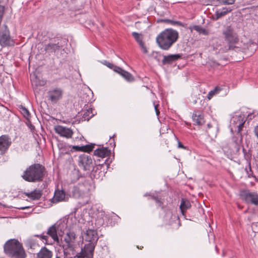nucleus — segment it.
Returning <instances> with one entry per match:
<instances>
[{"instance_id":"obj_1","label":"nucleus","mask_w":258,"mask_h":258,"mask_svg":"<svg viewBox=\"0 0 258 258\" xmlns=\"http://www.w3.org/2000/svg\"><path fill=\"white\" fill-rule=\"evenodd\" d=\"M232 124L235 128H237L235 134L232 138L231 146L233 148L232 152L234 154L239 153L242 143L243 137L241 133L245 119L243 115H236L232 118Z\"/></svg>"},{"instance_id":"obj_2","label":"nucleus","mask_w":258,"mask_h":258,"mask_svg":"<svg viewBox=\"0 0 258 258\" xmlns=\"http://www.w3.org/2000/svg\"><path fill=\"white\" fill-rule=\"evenodd\" d=\"M178 38V33L176 30L167 28L158 35L156 42L161 49L167 50L177 41Z\"/></svg>"},{"instance_id":"obj_3","label":"nucleus","mask_w":258,"mask_h":258,"mask_svg":"<svg viewBox=\"0 0 258 258\" xmlns=\"http://www.w3.org/2000/svg\"><path fill=\"white\" fill-rule=\"evenodd\" d=\"M45 168L39 163H34L27 168L22 175L28 182H35L43 180L45 176Z\"/></svg>"},{"instance_id":"obj_4","label":"nucleus","mask_w":258,"mask_h":258,"mask_svg":"<svg viewBox=\"0 0 258 258\" xmlns=\"http://www.w3.org/2000/svg\"><path fill=\"white\" fill-rule=\"evenodd\" d=\"M4 249L5 253L12 258H26L27 255L22 244L15 239L7 241Z\"/></svg>"},{"instance_id":"obj_5","label":"nucleus","mask_w":258,"mask_h":258,"mask_svg":"<svg viewBox=\"0 0 258 258\" xmlns=\"http://www.w3.org/2000/svg\"><path fill=\"white\" fill-rule=\"evenodd\" d=\"M77 163L79 167L88 173L91 171V176L95 178H99V175L97 174L98 167H94L95 162L93 160L91 156L85 154L80 155L78 157Z\"/></svg>"},{"instance_id":"obj_6","label":"nucleus","mask_w":258,"mask_h":258,"mask_svg":"<svg viewBox=\"0 0 258 258\" xmlns=\"http://www.w3.org/2000/svg\"><path fill=\"white\" fill-rule=\"evenodd\" d=\"M15 44V41L11 36L10 29L6 24L0 26V46L2 47H12Z\"/></svg>"},{"instance_id":"obj_7","label":"nucleus","mask_w":258,"mask_h":258,"mask_svg":"<svg viewBox=\"0 0 258 258\" xmlns=\"http://www.w3.org/2000/svg\"><path fill=\"white\" fill-rule=\"evenodd\" d=\"M223 34L224 36L225 40L227 43V45L225 46L226 51L238 48L235 45L238 43L239 39L237 34L234 32L233 30L230 27H227L223 31Z\"/></svg>"},{"instance_id":"obj_8","label":"nucleus","mask_w":258,"mask_h":258,"mask_svg":"<svg viewBox=\"0 0 258 258\" xmlns=\"http://www.w3.org/2000/svg\"><path fill=\"white\" fill-rule=\"evenodd\" d=\"M67 40L61 37H57L51 39L49 42L44 46V50L50 54L60 50L66 44Z\"/></svg>"},{"instance_id":"obj_9","label":"nucleus","mask_w":258,"mask_h":258,"mask_svg":"<svg viewBox=\"0 0 258 258\" xmlns=\"http://www.w3.org/2000/svg\"><path fill=\"white\" fill-rule=\"evenodd\" d=\"M241 199L246 204L258 205V194L255 192H250L248 190H243L240 192Z\"/></svg>"},{"instance_id":"obj_10","label":"nucleus","mask_w":258,"mask_h":258,"mask_svg":"<svg viewBox=\"0 0 258 258\" xmlns=\"http://www.w3.org/2000/svg\"><path fill=\"white\" fill-rule=\"evenodd\" d=\"M47 94L49 100L55 103L62 98L63 91L59 88H54L49 90Z\"/></svg>"},{"instance_id":"obj_11","label":"nucleus","mask_w":258,"mask_h":258,"mask_svg":"<svg viewBox=\"0 0 258 258\" xmlns=\"http://www.w3.org/2000/svg\"><path fill=\"white\" fill-rule=\"evenodd\" d=\"M12 144L11 139L7 135L0 136V154H4Z\"/></svg>"},{"instance_id":"obj_12","label":"nucleus","mask_w":258,"mask_h":258,"mask_svg":"<svg viewBox=\"0 0 258 258\" xmlns=\"http://www.w3.org/2000/svg\"><path fill=\"white\" fill-rule=\"evenodd\" d=\"M54 131L56 133L59 135L60 136L69 139L72 137L73 135V131L69 128L58 125L54 127Z\"/></svg>"},{"instance_id":"obj_13","label":"nucleus","mask_w":258,"mask_h":258,"mask_svg":"<svg viewBox=\"0 0 258 258\" xmlns=\"http://www.w3.org/2000/svg\"><path fill=\"white\" fill-rule=\"evenodd\" d=\"M85 239L89 242L96 243L98 239V234L96 230L92 229H88L85 233Z\"/></svg>"},{"instance_id":"obj_14","label":"nucleus","mask_w":258,"mask_h":258,"mask_svg":"<svg viewBox=\"0 0 258 258\" xmlns=\"http://www.w3.org/2000/svg\"><path fill=\"white\" fill-rule=\"evenodd\" d=\"M182 54H169L163 56L162 63L163 65L170 64L182 57Z\"/></svg>"},{"instance_id":"obj_15","label":"nucleus","mask_w":258,"mask_h":258,"mask_svg":"<svg viewBox=\"0 0 258 258\" xmlns=\"http://www.w3.org/2000/svg\"><path fill=\"white\" fill-rule=\"evenodd\" d=\"M59 225L57 223L51 226L47 230V234L50 236L54 241L58 242L57 231L59 230Z\"/></svg>"},{"instance_id":"obj_16","label":"nucleus","mask_w":258,"mask_h":258,"mask_svg":"<svg viewBox=\"0 0 258 258\" xmlns=\"http://www.w3.org/2000/svg\"><path fill=\"white\" fill-rule=\"evenodd\" d=\"M96 244L94 242H89L84 245L82 249L86 258H93Z\"/></svg>"},{"instance_id":"obj_17","label":"nucleus","mask_w":258,"mask_h":258,"mask_svg":"<svg viewBox=\"0 0 258 258\" xmlns=\"http://www.w3.org/2000/svg\"><path fill=\"white\" fill-rule=\"evenodd\" d=\"M117 73L119 74L122 78H123L127 82H132L135 81L134 77L129 72L123 70L121 68H116Z\"/></svg>"},{"instance_id":"obj_18","label":"nucleus","mask_w":258,"mask_h":258,"mask_svg":"<svg viewBox=\"0 0 258 258\" xmlns=\"http://www.w3.org/2000/svg\"><path fill=\"white\" fill-rule=\"evenodd\" d=\"M53 252L48 249L46 247H42L40 251L37 253V258H52Z\"/></svg>"},{"instance_id":"obj_19","label":"nucleus","mask_w":258,"mask_h":258,"mask_svg":"<svg viewBox=\"0 0 258 258\" xmlns=\"http://www.w3.org/2000/svg\"><path fill=\"white\" fill-rule=\"evenodd\" d=\"M24 194L32 200H38L41 197L42 192L41 190L35 189L31 192H25Z\"/></svg>"},{"instance_id":"obj_20","label":"nucleus","mask_w":258,"mask_h":258,"mask_svg":"<svg viewBox=\"0 0 258 258\" xmlns=\"http://www.w3.org/2000/svg\"><path fill=\"white\" fill-rule=\"evenodd\" d=\"M76 239V234L74 232L69 231L66 234V235L64 238V240L67 244V246L68 248H71L73 245V243L74 242Z\"/></svg>"},{"instance_id":"obj_21","label":"nucleus","mask_w":258,"mask_h":258,"mask_svg":"<svg viewBox=\"0 0 258 258\" xmlns=\"http://www.w3.org/2000/svg\"><path fill=\"white\" fill-rule=\"evenodd\" d=\"M107 219V215L103 212L98 213L95 219V224L97 228L102 226L105 224V221Z\"/></svg>"},{"instance_id":"obj_22","label":"nucleus","mask_w":258,"mask_h":258,"mask_svg":"<svg viewBox=\"0 0 258 258\" xmlns=\"http://www.w3.org/2000/svg\"><path fill=\"white\" fill-rule=\"evenodd\" d=\"M110 154V150L107 147L98 148L94 151V155L101 158H104Z\"/></svg>"},{"instance_id":"obj_23","label":"nucleus","mask_w":258,"mask_h":258,"mask_svg":"<svg viewBox=\"0 0 258 258\" xmlns=\"http://www.w3.org/2000/svg\"><path fill=\"white\" fill-rule=\"evenodd\" d=\"M191 207L189 201L184 198H182L180 205V209L183 216H185V211Z\"/></svg>"},{"instance_id":"obj_24","label":"nucleus","mask_w":258,"mask_h":258,"mask_svg":"<svg viewBox=\"0 0 258 258\" xmlns=\"http://www.w3.org/2000/svg\"><path fill=\"white\" fill-rule=\"evenodd\" d=\"M192 118L195 123L198 125H201L204 122L203 116L199 111H195L192 115Z\"/></svg>"},{"instance_id":"obj_25","label":"nucleus","mask_w":258,"mask_h":258,"mask_svg":"<svg viewBox=\"0 0 258 258\" xmlns=\"http://www.w3.org/2000/svg\"><path fill=\"white\" fill-rule=\"evenodd\" d=\"M231 11V9L227 7H223L221 9L217 10L215 12V19L218 20L220 18L227 14L228 13H230Z\"/></svg>"},{"instance_id":"obj_26","label":"nucleus","mask_w":258,"mask_h":258,"mask_svg":"<svg viewBox=\"0 0 258 258\" xmlns=\"http://www.w3.org/2000/svg\"><path fill=\"white\" fill-rule=\"evenodd\" d=\"M84 192V189L82 187L77 186H74L71 191L72 196L76 199L80 198L83 195Z\"/></svg>"},{"instance_id":"obj_27","label":"nucleus","mask_w":258,"mask_h":258,"mask_svg":"<svg viewBox=\"0 0 258 258\" xmlns=\"http://www.w3.org/2000/svg\"><path fill=\"white\" fill-rule=\"evenodd\" d=\"M66 194L63 190H56L54 192L53 200L56 202L62 201L65 199Z\"/></svg>"},{"instance_id":"obj_28","label":"nucleus","mask_w":258,"mask_h":258,"mask_svg":"<svg viewBox=\"0 0 258 258\" xmlns=\"http://www.w3.org/2000/svg\"><path fill=\"white\" fill-rule=\"evenodd\" d=\"M242 152L243 153L244 158L246 161V164L251 163L252 157L251 150L250 149L246 150L243 147H242Z\"/></svg>"},{"instance_id":"obj_29","label":"nucleus","mask_w":258,"mask_h":258,"mask_svg":"<svg viewBox=\"0 0 258 258\" xmlns=\"http://www.w3.org/2000/svg\"><path fill=\"white\" fill-rule=\"evenodd\" d=\"M189 29L191 30V31L194 30L198 32L199 34H202L204 35H208L209 34L208 31L206 29L199 25L190 26Z\"/></svg>"},{"instance_id":"obj_30","label":"nucleus","mask_w":258,"mask_h":258,"mask_svg":"<svg viewBox=\"0 0 258 258\" xmlns=\"http://www.w3.org/2000/svg\"><path fill=\"white\" fill-rule=\"evenodd\" d=\"M20 109L21 113L23 115V116L27 119V120H29L31 117V114L29 111V110L24 106L21 105L19 107Z\"/></svg>"},{"instance_id":"obj_31","label":"nucleus","mask_w":258,"mask_h":258,"mask_svg":"<svg viewBox=\"0 0 258 258\" xmlns=\"http://www.w3.org/2000/svg\"><path fill=\"white\" fill-rule=\"evenodd\" d=\"M32 81V84H34L36 86H43L46 84L45 80L40 79L38 77H35Z\"/></svg>"},{"instance_id":"obj_32","label":"nucleus","mask_w":258,"mask_h":258,"mask_svg":"<svg viewBox=\"0 0 258 258\" xmlns=\"http://www.w3.org/2000/svg\"><path fill=\"white\" fill-rule=\"evenodd\" d=\"M94 115V114L92 113V108H89L84 112L83 114V119L84 120L88 121Z\"/></svg>"},{"instance_id":"obj_33","label":"nucleus","mask_w":258,"mask_h":258,"mask_svg":"<svg viewBox=\"0 0 258 258\" xmlns=\"http://www.w3.org/2000/svg\"><path fill=\"white\" fill-rule=\"evenodd\" d=\"M221 89L218 87H216L214 89L211 90L208 95L207 98L208 100H210L214 95L217 94L220 91Z\"/></svg>"},{"instance_id":"obj_34","label":"nucleus","mask_w":258,"mask_h":258,"mask_svg":"<svg viewBox=\"0 0 258 258\" xmlns=\"http://www.w3.org/2000/svg\"><path fill=\"white\" fill-rule=\"evenodd\" d=\"M25 246L31 249H34L36 244V241L32 238H29L25 241Z\"/></svg>"},{"instance_id":"obj_35","label":"nucleus","mask_w":258,"mask_h":258,"mask_svg":"<svg viewBox=\"0 0 258 258\" xmlns=\"http://www.w3.org/2000/svg\"><path fill=\"white\" fill-rule=\"evenodd\" d=\"M149 196L151 197V199L154 200L159 207H161L162 208H163V202L161 200V199L159 198L158 196L155 195Z\"/></svg>"},{"instance_id":"obj_36","label":"nucleus","mask_w":258,"mask_h":258,"mask_svg":"<svg viewBox=\"0 0 258 258\" xmlns=\"http://www.w3.org/2000/svg\"><path fill=\"white\" fill-rule=\"evenodd\" d=\"M102 63L107 66L108 68H109V69H112L115 72H116L117 73V69H116V68H119V67H117L116 66H115L114 64H113V63H110L108 61H107V60H103Z\"/></svg>"},{"instance_id":"obj_37","label":"nucleus","mask_w":258,"mask_h":258,"mask_svg":"<svg viewBox=\"0 0 258 258\" xmlns=\"http://www.w3.org/2000/svg\"><path fill=\"white\" fill-rule=\"evenodd\" d=\"M72 174L74 176V178L72 180L74 182L77 181L82 176L79 170L74 169L72 172Z\"/></svg>"},{"instance_id":"obj_38","label":"nucleus","mask_w":258,"mask_h":258,"mask_svg":"<svg viewBox=\"0 0 258 258\" xmlns=\"http://www.w3.org/2000/svg\"><path fill=\"white\" fill-rule=\"evenodd\" d=\"M247 166L245 168V171L248 177H253V172L251 169V163L247 164Z\"/></svg>"},{"instance_id":"obj_39","label":"nucleus","mask_w":258,"mask_h":258,"mask_svg":"<svg viewBox=\"0 0 258 258\" xmlns=\"http://www.w3.org/2000/svg\"><path fill=\"white\" fill-rule=\"evenodd\" d=\"M94 144H91L83 146V152H90L92 151L94 148Z\"/></svg>"},{"instance_id":"obj_40","label":"nucleus","mask_w":258,"mask_h":258,"mask_svg":"<svg viewBox=\"0 0 258 258\" xmlns=\"http://www.w3.org/2000/svg\"><path fill=\"white\" fill-rule=\"evenodd\" d=\"M5 7L3 5H0V26H1V23L5 14Z\"/></svg>"},{"instance_id":"obj_41","label":"nucleus","mask_w":258,"mask_h":258,"mask_svg":"<svg viewBox=\"0 0 258 258\" xmlns=\"http://www.w3.org/2000/svg\"><path fill=\"white\" fill-rule=\"evenodd\" d=\"M132 35L135 39L136 41L139 43L140 41H143L142 38L140 37V34L137 32H134L132 33Z\"/></svg>"},{"instance_id":"obj_42","label":"nucleus","mask_w":258,"mask_h":258,"mask_svg":"<svg viewBox=\"0 0 258 258\" xmlns=\"http://www.w3.org/2000/svg\"><path fill=\"white\" fill-rule=\"evenodd\" d=\"M33 236L36 237H39L42 240H45V243H47L48 237L47 235H44L43 234H35Z\"/></svg>"},{"instance_id":"obj_43","label":"nucleus","mask_w":258,"mask_h":258,"mask_svg":"<svg viewBox=\"0 0 258 258\" xmlns=\"http://www.w3.org/2000/svg\"><path fill=\"white\" fill-rule=\"evenodd\" d=\"M73 258H86L83 249L82 248L81 251L78 252Z\"/></svg>"},{"instance_id":"obj_44","label":"nucleus","mask_w":258,"mask_h":258,"mask_svg":"<svg viewBox=\"0 0 258 258\" xmlns=\"http://www.w3.org/2000/svg\"><path fill=\"white\" fill-rule=\"evenodd\" d=\"M235 0H222V4L223 5H232L234 4Z\"/></svg>"},{"instance_id":"obj_45","label":"nucleus","mask_w":258,"mask_h":258,"mask_svg":"<svg viewBox=\"0 0 258 258\" xmlns=\"http://www.w3.org/2000/svg\"><path fill=\"white\" fill-rule=\"evenodd\" d=\"M72 149H74L77 151H83V146H74Z\"/></svg>"},{"instance_id":"obj_46","label":"nucleus","mask_w":258,"mask_h":258,"mask_svg":"<svg viewBox=\"0 0 258 258\" xmlns=\"http://www.w3.org/2000/svg\"><path fill=\"white\" fill-rule=\"evenodd\" d=\"M171 24L172 25H178V26H182V27L184 26L183 24H182L181 22L177 21L172 20Z\"/></svg>"},{"instance_id":"obj_47","label":"nucleus","mask_w":258,"mask_h":258,"mask_svg":"<svg viewBox=\"0 0 258 258\" xmlns=\"http://www.w3.org/2000/svg\"><path fill=\"white\" fill-rule=\"evenodd\" d=\"M158 104H154V108H155V111H156V114L158 116L159 115V114H160V111L158 109Z\"/></svg>"},{"instance_id":"obj_48","label":"nucleus","mask_w":258,"mask_h":258,"mask_svg":"<svg viewBox=\"0 0 258 258\" xmlns=\"http://www.w3.org/2000/svg\"><path fill=\"white\" fill-rule=\"evenodd\" d=\"M178 147L179 148L186 149V147L179 141H178Z\"/></svg>"},{"instance_id":"obj_49","label":"nucleus","mask_w":258,"mask_h":258,"mask_svg":"<svg viewBox=\"0 0 258 258\" xmlns=\"http://www.w3.org/2000/svg\"><path fill=\"white\" fill-rule=\"evenodd\" d=\"M254 132L255 135L258 139V125L255 127L254 130Z\"/></svg>"},{"instance_id":"obj_50","label":"nucleus","mask_w":258,"mask_h":258,"mask_svg":"<svg viewBox=\"0 0 258 258\" xmlns=\"http://www.w3.org/2000/svg\"><path fill=\"white\" fill-rule=\"evenodd\" d=\"M28 121V123H26L27 125L29 126V127L32 129V128H34V126L31 124V121H30V119H29V120H27Z\"/></svg>"},{"instance_id":"obj_51","label":"nucleus","mask_w":258,"mask_h":258,"mask_svg":"<svg viewBox=\"0 0 258 258\" xmlns=\"http://www.w3.org/2000/svg\"><path fill=\"white\" fill-rule=\"evenodd\" d=\"M142 51H143V52L144 53L146 54V53H148V50H147V48H146V46H145V47H144L143 48H142Z\"/></svg>"},{"instance_id":"obj_52","label":"nucleus","mask_w":258,"mask_h":258,"mask_svg":"<svg viewBox=\"0 0 258 258\" xmlns=\"http://www.w3.org/2000/svg\"><path fill=\"white\" fill-rule=\"evenodd\" d=\"M138 44L140 45V46L141 48V49L145 46L143 41H140V43H138Z\"/></svg>"},{"instance_id":"obj_53","label":"nucleus","mask_w":258,"mask_h":258,"mask_svg":"<svg viewBox=\"0 0 258 258\" xmlns=\"http://www.w3.org/2000/svg\"><path fill=\"white\" fill-rule=\"evenodd\" d=\"M163 21L165 22H166V23H170L171 24L172 20H169V19H165V20H164Z\"/></svg>"},{"instance_id":"obj_54","label":"nucleus","mask_w":258,"mask_h":258,"mask_svg":"<svg viewBox=\"0 0 258 258\" xmlns=\"http://www.w3.org/2000/svg\"><path fill=\"white\" fill-rule=\"evenodd\" d=\"M104 163L106 164L107 166L109 165L110 162H108V159H106L105 160Z\"/></svg>"},{"instance_id":"obj_55","label":"nucleus","mask_w":258,"mask_h":258,"mask_svg":"<svg viewBox=\"0 0 258 258\" xmlns=\"http://www.w3.org/2000/svg\"><path fill=\"white\" fill-rule=\"evenodd\" d=\"M30 207H20V208H18L19 209H21V210H24L25 209H27V208H29Z\"/></svg>"},{"instance_id":"obj_56","label":"nucleus","mask_w":258,"mask_h":258,"mask_svg":"<svg viewBox=\"0 0 258 258\" xmlns=\"http://www.w3.org/2000/svg\"><path fill=\"white\" fill-rule=\"evenodd\" d=\"M113 146H115V142H114V140L113 141Z\"/></svg>"},{"instance_id":"obj_57","label":"nucleus","mask_w":258,"mask_h":258,"mask_svg":"<svg viewBox=\"0 0 258 258\" xmlns=\"http://www.w3.org/2000/svg\"><path fill=\"white\" fill-rule=\"evenodd\" d=\"M55 258H60V257L59 256H58V255H56Z\"/></svg>"},{"instance_id":"obj_58","label":"nucleus","mask_w":258,"mask_h":258,"mask_svg":"<svg viewBox=\"0 0 258 258\" xmlns=\"http://www.w3.org/2000/svg\"><path fill=\"white\" fill-rule=\"evenodd\" d=\"M148 195H149V196L150 195H148L147 194H146L145 195V196H148Z\"/></svg>"},{"instance_id":"obj_59","label":"nucleus","mask_w":258,"mask_h":258,"mask_svg":"<svg viewBox=\"0 0 258 258\" xmlns=\"http://www.w3.org/2000/svg\"><path fill=\"white\" fill-rule=\"evenodd\" d=\"M137 248H140V247H139V246H137ZM140 249H141V248H140Z\"/></svg>"}]
</instances>
